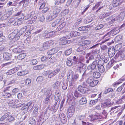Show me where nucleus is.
Returning a JSON list of instances; mask_svg holds the SVG:
<instances>
[{"label": "nucleus", "instance_id": "1", "mask_svg": "<svg viewBox=\"0 0 125 125\" xmlns=\"http://www.w3.org/2000/svg\"><path fill=\"white\" fill-rule=\"evenodd\" d=\"M21 35L18 32L17 30H15L14 31L10 34L8 36L9 38L13 43L18 40Z\"/></svg>", "mask_w": 125, "mask_h": 125}, {"label": "nucleus", "instance_id": "2", "mask_svg": "<svg viewBox=\"0 0 125 125\" xmlns=\"http://www.w3.org/2000/svg\"><path fill=\"white\" fill-rule=\"evenodd\" d=\"M21 35L18 32L17 30H15L14 31L10 34L8 36L9 38L13 43L18 40Z\"/></svg>", "mask_w": 125, "mask_h": 125}, {"label": "nucleus", "instance_id": "3", "mask_svg": "<svg viewBox=\"0 0 125 125\" xmlns=\"http://www.w3.org/2000/svg\"><path fill=\"white\" fill-rule=\"evenodd\" d=\"M10 113H7L5 114L0 119V121H3L6 118L7 122H8L12 123L15 120L14 117L12 115H9Z\"/></svg>", "mask_w": 125, "mask_h": 125}, {"label": "nucleus", "instance_id": "4", "mask_svg": "<svg viewBox=\"0 0 125 125\" xmlns=\"http://www.w3.org/2000/svg\"><path fill=\"white\" fill-rule=\"evenodd\" d=\"M86 67V66L85 64H83L80 61H79L78 64L77 70L80 73H83L84 72L82 75L83 78L86 74L85 72L84 71Z\"/></svg>", "mask_w": 125, "mask_h": 125}, {"label": "nucleus", "instance_id": "5", "mask_svg": "<svg viewBox=\"0 0 125 125\" xmlns=\"http://www.w3.org/2000/svg\"><path fill=\"white\" fill-rule=\"evenodd\" d=\"M104 5V3L103 1H100L97 3L95 4V6L93 7L92 9L93 10H95L99 7L98 10L96 11V12H97L99 10L103 8Z\"/></svg>", "mask_w": 125, "mask_h": 125}, {"label": "nucleus", "instance_id": "6", "mask_svg": "<svg viewBox=\"0 0 125 125\" xmlns=\"http://www.w3.org/2000/svg\"><path fill=\"white\" fill-rule=\"evenodd\" d=\"M75 111L74 106L72 105L70 106L67 112V116L68 118L72 117Z\"/></svg>", "mask_w": 125, "mask_h": 125}, {"label": "nucleus", "instance_id": "7", "mask_svg": "<svg viewBox=\"0 0 125 125\" xmlns=\"http://www.w3.org/2000/svg\"><path fill=\"white\" fill-rule=\"evenodd\" d=\"M61 9V7L57 6H54L52 7V12L53 15L55 16L56 17Z\"/></svg>", "mask_w": 125, "mask_h": 125}, {"label": "nucleus", "instance_id": "8", "mask_svg": "<svg viewBox=\"0 0 125 125\" xmlns=\"http://www.w3.org/2000/svg\"><path fill=\"white\" fill-rule=\"evenodd\" d=\"M90 120L94 121H100L101 120V119L102 118L101 116L98 115H93L90 116Z\"/></svg>", "mask_w": 125, "mask_h": 125}, {"label": "nucleus", "instance_id": "9", "mask_svg": "<svg viewBox=\"0 0 125 125\" xmlns=\"http://www.w3.org/2000/svg\"><path fill=\"white\" fill-rule=\"evenodd\" d=\"M79 46L77 48V52H80L86 48L87 46H86L85 44L83 41L79 42Z\"/></svg>", "mask_w": 125, "mask_h": 125}, {"label": "nucleus", "instance_id": "10", "mask_svg": "<svg viewBox=\"0 0 125 125\" xmlns=\"http://www.w3.org/2000/svg\"><path fill=\"white\" fill-rule=\"evenodd\" d=\"M17 15H20L21 16V17H19L20 19L21 18L24 20H27L29 19L32 16V14L30 13V14H27L25 16L23 13H21V12L20 11L17 13Z\"/></svg>", "mask_w": 125, "mask_h": 125}, {"label": "nucleus", "instance_id": "11", "mask_svg": "<svg viewBox=\"0 0 125 125\" xmlns=\"http://www.w3.org/2000/svg\"><path fill=\"white\" fill-rule=\"evenodd\" d=\"M115 53V50L113 46H110L108 50V54L110 57H112L114 56Z\"/></svg>", "mask_w": 125, "mask_h": 125}, {"label": "nucleus", "instance_id": "12", "mask_svg": "<svg viewBox=\"0 0 125 125\" xmlns=\"http://www.w3.org/2000/svg\"><path fill=\"white\" fill-rule=\"evenodd\" d=\"M77 89L78 91L83 94H85L88 92V89L82 86L81 85H80L78 86Z\"/></svg>", "mask_w": 125, "mask_h": 125}, {"label": "nucleus", "instance_id": "13", "mask_svg": "<svg viewBox=\"0 0 125 125\" xmlns=\"http://www.w3.org/2000/svg\"><path fill=\"white\" fill-rule=\"evenodd\" d=\"M43 74L45 76L48 75L49 78H51L54 76L53 72L52 70H48L43 72Z\"/></svg>", "mask_w": 125, "mask_h": 125}, {"label": "nucleus", "instance_id": "14", "mask_svg": "<svg viewBox=\"0 0 125 125\" xmlns=\"http://www.w3.org/2000/svg\"><path fill=\"white\" fill-rule=\"evenodd\" d=\"M120 31L119 28H116L111 30L109 32L110 35L111 36L116 35L119 33Z\"/></svg>", "mask_w": 125, "mask_h": 125}, {"label": "nucleus", "instance_id": "15", "mask_svg": "<svg viewBox=\"0 0 125 125\" xmlns=\"http://www.w3.org/2000/svg\"><path fill=\"white\" fill-rule=\"evenodd\" d=\"M60 103L59 101H58L56 102H55V106H52L51 107L50 109V110L51 111H53L54 112H55L57 110L58 107H59Z\"/></svg>", "mask_w": 125, "mask_h": 125}, {"label": "nucleus", "instance_id": "16", "mask_svg": "<svg viewBox=\"0 0 125 125\" xmlns=\"http://www.w3.org/2000/svg\"><path fill=\"white\" fill-rule=\"evenodd\" d=\"M59 117L62 122L63 124L65 123L67 121L66 116L62 113H60L59 115Z\"/></svg>", "mask_w": 125, "mask_h": 125}, {"label": "nucleus", "instance_id": "17", "mask_svg": "<svg viewBox=\"0 0 125 125\" xmlns=\"http://www.w3.org/2000/svg\"><path fill=\"white\" fill-rule=\"evenodd\" d=\"M51 91V88H49L47 89L45 88L42 89V92L43 93H44V94L46 95V96H51L52 95Z\"/></svg>", "mask_w": 125, "mask_h": 125}, {"label": "nucleus", "instance_id": "18", "mask_svg": "<svg viewBox=\"0 0 125 125\" xmlns=\"http://www.w3.org/2000/svg\"><path fill=\"white\" fill-rule=\"evenodd\" d=\"M59 50V48H53L49 51L47 52L48 55H50V57L51 56V55L57 53Z\"/></svg>", "mask_w": 125, "mask_h": 125}, {"label": "nucleus", "instance_id": "19", "mask_svg": "<svg viewBox=\"0 0 125 125\" xmlns=\"http://www.w3.org/2000/svg\"><path fill=\"white\" fill-rule=\"evenodd\" d=\"M16 16H18L17 18L16 19L15 22L13 23L14 26H18L21 24L22 23L21 20L22 19L21 18L20 19L19 17H21L20 15H17V13L16 14Z\"/></svg>", "mask_w": 125, "mask_h": 125}, {"label": "nucleus", "instance_id": "20", "mask_svg": "<svg viewBox=\"0 0 125 125\" xmlns=\"http://www.w3.org/2000/svg\"><path fill=\"white\" fill-rule=\"evenodd\" d=\"M122 3L121 1L120 0H113L112 2V4L114 7H115L120 5Z\"/></svg>", "mask_w": 125, "mask_h": 125}, {"label": "nucleus", "instance_id": "21", "mask_svg": "<svg viewBox=\"0 0 125 125\" xmlns=\"http://www.w3.org/2000/svg\"><path fill=\"white\" fill-rule=\"evenodd\" d=\"M97 64V61H94L91 65H89L88 66L87 68L88 69L90 68L92 70H94Z\"/></svg>", "mask_w": 125, "mask_h": 125}, {"label": "nucleus", "instance_id": "22", "mask_svg": "<svg viewBox=\"0 0 125 125\" xmlns=\"http://www.w3.org/2000/svg\"><path fill=\"white\" fill-rule=\"evenodd\" d=\"M19 69L18 67H15L10 70L7 73V75H10L16 72Z\"/></svg>", "mask_w": 125, "mask_h": 125}, {"label": "nucleus", "instance_id": "23", "mask_svg": "<svg viewBox=\"0 0 125 125\" xmlns=\"http://www.w3.org/2000/svg\"><path fill=\"white\" fill-rule=\"evenodd\" d=\"M11 56V54L8 52H5L3 54V57L5 60H8L10 59Z\"/></svg>", "mask_w": 125, "mask_h": 125}, {"label": "nucleus", "instance_id": "24", "mask_svg": "<svg viewBox=\"0 0 125 125\" xmlns=\"http://www.w3.org/2000/svg\"><path fill=\"white\" fill-rule=\"evenodd\" d=\"M125 15V13L124 12H121L119 15L117 16V18L116 19L118 21H121L124 19Z\"/></svg>", "mask_w": 125, "mask_h": 125}, {"label": "nucleus", "instance_id": "25", "mask_svg": "<svg viewBox=\"0 0 125 125\" xmlns=\"http://www.w3.org/2000/svg\"><path fill=\"white\" fill-rule=\"evenodd\" d=\"M67 38L66 37H61L59 41V44L60 45L65 44L67 43V41L66 40Z\"/></svg>", "mask_w": 125, "mask_h": 125}, {"label": "nucleus", "instance_id": "26", "mask_svg": "<svg viewBox=\"0 0 125 125\" xmlns=\"http://www.w3.org/2000/svg\"><path fill=\"white\" fill-rule=\"evenodd\" d=\"M27 109V110H30L32 109L33 107L34 106V103L32 102H30L26 104Z\"/></svg>", "mask_w": 125, "mask_h": 125}, {"label": "nucleus", "instance_id": "27", "mask_svg": "<svg viewBox=\"0 0 125 125\" xmlns=\"http://www.w3.org/2000/svg\"><path fill=\"white\" fill-rule=\"evenodd\" d=\"M60 91L59 90H57L55 92V102H57L58 101H60V100L59 98V97L60 96V94H59V92Z\"/></svg>", "mask_w": 125, "mask_h": 125}, {"label": "nucleus", "instance_id": "28", "mask_svg": "<svg viewBox=\"0 0 125 125\" xmlns=\"http://www.w3.org/2000/svg\"><path fill=\"white\" fill-rule=\"evenodd\" d=\"M79 75L78 74H75L71 78V80L72 83H74L79 78Z\"/></svg>", "mask_w": 125, "mask_h": 125}, {"label": "nucleus", "instance_id": "29", "mask_svg": "<svg viewBox=\"0 0 125 125\" xmlns=\"http://www.w3.org/2000/svg\"><path fill=\"white\" fill-rule=\"evenodd\" d=\"M8 103L10 106L13 108L15 107V105H14V103H15L14 99H10L8 101Z\"/></svg>", "mask_w": 125, "mask_h": 125}, {"label": "nucleus", "instance_id": "30", "mask_svg": "<svg viewBox=\"0 0 125 125\" xmlns=\"http://www.w3.org/2000/svg\"><path fill=\"white\" fill-rule=\"evenodd\" d=\"M110 99L108 100V101L102 104V106L105 108L107 107H109L111 106V104Z\"/></svg>", "mask_w": 125, "mask_h": 125}, {"label": "nucleus", "instance_id": "31", "mask_svg": "<svg viewBox=\"0 0 125 125\" xmlns=\"http://www.w3.org/2000/svg\"><path fill=\"white\" fill-rule=\"evenodd\" d=\"M46 114H44V115H42L40 119V122L41 123H42L48 118V116L45 117L46 115Z\"/></svg>", "mask_w": 125, "mask_h": 125}, {"label": "nucleus", "instance_id": "32", "mask_svg": "<svg viewBox=\"0 0 125 125\" xmlns=\"http://www.w3.org/2000/svg\"><path fill=\"white\" fill-rule=\"evenodd\" d=\"M65 24L66 23L65 22H63L56 29V31H58L62 30L65 26Z\"/></svg>", "mask_w": 125, "mask_h": 125}, {"label": "nucleus", "instance_id": "33", "mask_svg": "<svg viewBox=\"0 0 125 125\" xmlns=\"http://www.w3.org/2000/svg\"><path fill=\"white\" fill-rule=\"evenodd\" d=\"M79 102L81 104H86L87 102V101L85 97H82L79 100Z\"/></svg>", "mask_w": 125, "mask_h": 125}, {"label": "nucleus", "instance_id": "34", "mask_svg": "<svg viewBox=\"0 0 125 125\" xmlns=\"http://www.w3.org/2000/svg\"><path fill=\"white\" fill-rule=\"evenodd\" d=\"M39 5H40L39 9H41L43 8L45 5V3L42 0H40L39 3Z\"/></svg>", "mask_w": 125, "mask_h": 125}, {"label": "nucleus", "instance_id": "35", "mask_svg": "<svg viewBox=\"0 0 125 125\" xmlns=\"http://www.w3.org/2000/svg\"><path fill=\"white\" fill-rule=\"evenodd\" d=\"M98 80H93L92 82L89 84V86L91 87H94L98 83Z\"/></svg>", "mask_w": 125, "mask_h": 125}, {"label": "nucleus", "instance_id": "36", "mask_svg": "<svg viewBox=\"0 0 125 125\" xmlns=\"http://www.w3.org/2000/svg\"><path fill=\"white\" fill-rule=\"evenodd\" d=\"M26 54L22 53L19 55L17 57V59L19 60H21L23 59L26 56Z\"/></svg>", "mask_w": 125, "mask_h": 125}, {"label": "nucleus", "instance_id": "37", "mask_svg": "<svg viewBox=\"0 0 125 125\" xmlns=\"http://www.w3.org/2000/svg\"><path fill=\"white\" fill-rule=\"evenodd\" d=\"M44 67V65L43 64H41L34 66L33 67V69L35 70H41Z\"/></svg>", "mask_w": 125, "mask_h": 125}, {"label": "nucleus", "instance_id": "38", "mask_svg": "<svg viewBox=\"0 0 125 125\" xmlns=\"http://www.w3.org/2000/svg\"><path fill=\"white\" fill-rule=\"evenodd\" d=\"M93 76L94 78H98L100 77L101 74L98 72H95L93 73Z\"/></svg>", "mask_w": 125, "mask_h": 125}, {"label": "nucleus", "instance_id": "39", "mask_svg": "<svg viewBox=\"0 0 125 125\" xmlns=\"http://www.w3.org/2000/svg\"><path fill=\"white\" fill-rule=\"evenodd\" d=\"M61 20L60 19H58L55 21L54 22L52 23V26L55 27L58 24L61 23L60 22Z\"/></svg>", "mask_w": 125, "mask_h": 125}, {"label": "nucleus", "instance_id": "40", "mask_svg": "<svg viewBox=\"0 0 125 125\" xmlns=\"http://www.w3.org/2000/svg\"><path fill=\"white\" fill-rule=\"evenodd\" d=\"M111 36L109 35V32L107 33L103 37V38L105 39V42L108 41L109 39V37Z\"/></svg>", "mask_w": 125, "mask_h": 125}, {"label": "nucleus", "instance_id": "41", "mask_svg": "<svg viewBox=\"0 0 125 125\" xmlns=\"http://www.w3.org/2000/svg\"><path fill=\"white\" fill-rule=\"evenodd\" d=\"M26 30L27 28L25 26L21 28L19 31H18V32L21 35L23 33H24L25 31Z\"/></svg>", "mask_w": 125, "mask_h": 125}, {"label": "nucleus", "instance_id": "42", "mask_svg": "<svg viewBox=\"0 0 125 125\" xmlns=\"http://www.w3.org/2000/svg\"><path fill=\"white\" fill-rule=\"evenodd\" d=\"M98 69L101 73H103L105 70L104 66L103 65H99L98 66Z\"/></svg>", "mask_w": 125, "mask_h": 125}, {"label": "nucleus", "instance_id": "43", "mask_svg": "<svg viewBox=\"0 0 125 125\" xmlns=\"http://www.w3.org/2000/svg\"><path fill=\"white\" fill-rule=\"evenodd\" d=\"M55 17H56L55 16H54L52 14L51 16H48L47 17L46 19L48 21H50L52 20Z\"/></svg>", "mask_w": 125, "mask_h": 125}, {"label": "nucleus", "instance_id": "44", "mask_svg": "<svg viewBox=\"0 0 125 125\" xmlns=\"http://www.w3.org/2000/svg\"><path fill=\"white\" fill-rule=\"evenodd\" d=\"M66 64L68 66H71L73 64V62L71 59L70 58H67L66 62Z\"/></svg>", "mask_w": 125, "mask_h": 125}, {"label": "nucleus", "instance_id": "45", "mask_svg": "<svg viewBox=\"0 0 125 125\" xmlns=\"http://www.w3.org/2000/svg\"><path fill=\"white\" fill-rule=\"evenodd\" d=\"M51 98L50 96H46V98H45L43 102L45 104H47L49 102L50 99Z\"/></svg>", "mask_w": 125, "mask_h": 125}, {"label": "nucleus", "instance_id": "46", "mask_svg": "<svg viewBox=\"0 0 125 125\" xmlns=\"http://www.w3.org/2000/svg\"><path fill=\"white\" fill-rule=\"evenodd\" d=\"M87 56L89 57V59L91 60L94 59V55L92 52L88 53L87 54Z\"/></svg>", "mask_w": 125, "mask_h": 125}, {"label": "nucleus", "instance_id": "47", "mask_svg": "<svg viewBox=\"0 0 125 125\" xmlns=\"http://www.w3.org/2000/svg\"><path fill=\"white\" fill-rule=\"evenodd\" d=\"M53 34V31L51 32L46 34L45 36V37L46 38H49L52 36Z\"/></svg>", "mask_w": 125, "mask_h": 125}, {"label": "nucleus", "instance_id": "48", "mask_svg": "<svg viewBox=\"0 0 125 125\" xmlns=\"http://www.w3.org/2000/svg\"><path fill=\"white\" fill-rule=\"evenodd\" d=\"M117 18V16L115 15H113L112 17H110L109 19L111 20L112 21H115V20H117L116 19Z\"/></svg>", "mask_w": 125, "mask_h": 125}, {"label": "nucleus", "instance_id": "49", "mask_svg": "<svg viewBox=\"0 0 125 125\" xmlns=\"http://www.w3.org/2000/svg\"><path fill=\"white\" fill-rule=\"evenodd\" d=\"M72 52V49L71 48L68 49L65 52V55H70Z\"/></svg>", "mask_w": 125, "mask_h": 125}, {"label": "nucleus", "instance_id": "50", "mask_svg": "<svg viewBox=\"0 0 125 125\" xmlns=\"http://www.w3.org/2000/svg\"><path fill=\"white\" fill-rule=\"evenodd\" d=\"M27 28V30L28 31H31L33 29V26L31 25H29L25 26Z\"/></svg>", "mask_w": 125, "mask_h": 125}, {"label": "nucleus", "instance_id": "51", "mask_svg": "<svg viewBox=\"0 0 125 125\" xmlns=\"http://www.w3.org/2000/svg\"><path fill=\"white\" fill-rule=\"evenodd\" d=\"M122 37L120 35L117 36L115 39V41L116 42H118L122 39Z\"/></svg>", "mask_w": 125, "mask_h": 125}, {"label": "nucleus", "instance_id": "52", "mask_svg": "<svg viewBox=\"0 0 125 125\" xmlns=\"http://www.w3.org/2000/svg\"><path fill=\"white\" fill-rule=\"evenodd\" d=\"M73 72L71 70H70L68 73V79H70L72 78L73 76Z\"/></svg>", "mask_w": 125, "mask_h": 125}, {"label": "nucleus", "instance_id": "53", "mask_svg": "<svg viewBox=\"0 0 125 125\" xmlns=\"http://www.w3.org/2000/svg\"><path fill=\"white\" fill-rule=\"evenodd\" d=\"M104 26L102 24H100L98 25L97 26L95 27V31H97L103 28Z\"/></svg>", "mask_w": 125, "mask_h": 125}, {"label": "nucleus", "instance_id": "54", "mask_svg": "<svg viewBox=\"0 0 125 125\" xmlns=\"http://www.w3.org/2000/svg\"><path fill=\"white\" fill-rule=\"evenodd\" d=\"M98 101L97 99L94 100H91L90 101L89 104L91 105H93L95 104Z\"/></svg>", "mask_w": 125, "mask_h": 125}, {"label": "nucleus", "instance_id": "55", "mask_svg": "<svg viewBox=\"0 0 125 125\" xmlns=\"http://www.w3.org/2000/svg\"><path fill=\"white\" fill-rule=\"evenodd\" d=\"M27 74V73L25 71H22L18 72L17 73V74L19 76H22L25 75Z\"/></svg>", "mask_w": 125, "mask_h": 125}, {"label": "nucleus", "instance_id": "56", "mask_svg": "<svg viewBox=\"0 0 125 125\" xmlns=\"http://www.w3.org/2000/svg\"><path fill=\"white\" fill-rule=\"evenodd\" d=\"M29 123L32 125L34 124L35 123V119L32 117L30 118L29 120Z\"/></svg>", "mask_w": 125, "mask_h": 125}, {"label": "nucleus", "instance_id": "57", "mask_svg": "<svg viewBox=\"0 0 125 125\" xmlns=\"http://www.w3.org/2000/svg\"><path fill=\"white\" fill-rule=\"evenodd\" d=\"M122 46L121 44H119L116 45L115 47V50L116 51H119L122 48Z\"/></svg>", "mask_w": 125, "mask_h": 125}, {"label": "nucleus", "instance_id": "58", "mask_svg": "<svg viewBox=\"0 0 125 125\" xmlns=\"http://www.w3.org/2000/svg\"><path fill=\"white\" fill-rule=\"evenodd\" d=\"M62 88L64 90H66L67 88V84L66 82H63L62 84Z\"/></svg>", "mask_w": 125, "mask_h": 125}, {"label": "nucleus", "instance_id": "59", "mask_svg": "<svg viewBox=\"0 0 125 125\" xmlns=\"http://www.w3.org/2000/svg\"><path fill=\"white\" fill-rule=\"evenodd\" d=\"M43 77L42 76L38 77L36 79L37 81L41 83H42L43 81Z\"/></svg>", "mask_w": 125, "mask_h": 125}, {"label": "nucleus", "instance_id": "60", "mask_svg": "<svg viewBox=\"0 0 125 125\" xmlns=\"http://www.w3.org/2000/svg\"><path fill=\"white\" fill-rule=\"evenodd\" d=\"M113 91V89L112 88H109L105 90L104 93L105 94H107L109 92H112Z\"/></svg>", "mask_w": 125, "mask_h": 125}, {"label": "nucleus", "instance_id": "61", "mask_svg": "<svg viewBox=\"0 0 125 125\" xmlns=\"http://www.w3.org/2000/svg\"><path fill=\"white\" fill-rule=\"evenodd\" d=\"M48 44L47 42L43 43V47L44 49L48 48L50 47Z\"/></svg>", "mask_w": 125, "mask_h": 125}, {"label": "nucleus", "instance_id": "62", "mask_svg": "<svg viewBox=\"0 0 125 125\" xmlns=\"http://www.w3.org/2000/svg\"><path fill=\"white\" fill-rule=\"evenodd\" d=\"M74 94L76 97H80L81 96V95L79 94L77 90L75 91L74 93Z\"/></svg>", "mask_w": 125, "mask_h": 125}, {"label": "nucleus", "instance_id": "63", "mask_svg": "<svg viewBox=\"0 0 125 125\" xmlns=\"http://www.w3.org/2000/svg\"><path fill=\"white\" fill-rule=\"evenodd\" d=\"M9 14L8 13H6L5 14L1 17V19L4 20L6 19L9 16Z\"/></svg>", "mask_w": 125, "mask_h": 125}, {"label": "nucleus", "instance_id": "64", "mask_svg": "<svg viewBox=\"0 0 125 125\" xmlns=\"http://www.w3.org/2000/svg\"><path fill=\"white\" fill-rule=\"evenodd\" d=\"M31 83V80L30 79H27L25 81V84L28 86L30 85Z\"/></svg>", "mask_w": 125, "mask_h": 125}]
</instances>
